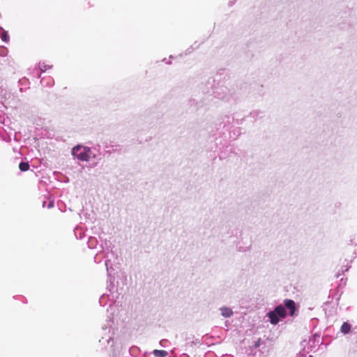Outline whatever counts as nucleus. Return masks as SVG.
Returning <instances> with one entry per match:
<instances>
[{
    "instance_id": "obj_1",
    "label": "nucleus",
    "mask_w": 357,
    "mask_h": 357,
    "mask_svg": "<svg viewBox=\"0 0 357 357\" xmlns=\"http://www.w3.org/2000/svg\"><path fill=\"white\" fill-rule=\"evenodd\" d=\"M105 266L107 268L108 278L107 281V289L108 291H109L110 294H103L99 299V303L101 306H105L107 303L109 302V308L112 310L113 306L116 304V301H114L116 296L114 295V292L112 291V289L114 288L113 282L114 278L112 276L111 273H109V268H112V263L109 259L105 260Z\"/></svg>"
},
{
    "instance_id": "obj_2",
    "label": "nucleus",
    "mask_w": 357,
    "mask_h": 357,
    "mask_svg": "<svg viewBox=\"0 0 357 357\" xmlns=\"http://www.w3.org/2000/svg\"><path fill=\"white\" fill-rule=\"evenodd\" d=\"M96 149L82 144H77L71 149V154L74 159L80 162H89L96 158Z\"/></svg>"
},
{
    "instance_id": "obj_3",
    "label": "nucleus",
    "mask_w": 357,
    "mask_h": 357,
    "mask_svg": "<svg viewBox=\"0 0 357 357\" xmlns=\"http://www.w3.org/2000/svg\"><path fill=\"white\" fill-rule=\"evenodd\" d=\"M112 320L108 321V324L107 326H103L102 328L103 335L101 339H100L99 342L102 345H105L107 344L106 349H109L111 351H114L113 347L114 344V340L112 337L113 333L111 330V324Z\"/></svg>"
},
{
    "instance_id": "obj_4",
    "label": "nucleus",
    "mask_w": 357,
    "mask_h": 357,
    "mask_svg": "<svg viewBox=\"0 0 357 357\" xmlns=\"http://www.w3.org/2000/svg\"><path fill=\"white\" fill-rule=\"evenodd\" d=\"M234 119L231 115H224L218 119L215 123V128L218 132V135L222 136L225 134V131H227L230 128V126L233 123Z\"/></svg>"
},
{
    "instance_id": "obj_5",
    "label": "nucleus",
    "mask_w": 357,
    "mask_h": 357,
    "mask_svg": "<svg viewBox=\"0 0 357 357\" xmlns=\"http://www.w3.org/2000/svg\"><path fill=\"white\" fill-rule=\"evenodd\" d=\"M284 307L290 311V314L294 315L295 312V302L290 299H286L284 301Z\"/></svg>"
},
{
    "instance_id": "obj_6",
    "label": "nucleus",
    "mask_w": 357,
    "mask_h": 357,
    "mask_svg": "<svg viewBox=\"0 0 357 357\" xmlns=\"http://www.w3.org/2000/svg\"><path fill=\"white\" fill-rule=\"evenodd\" d=\"M273 311L280 318H284L287 315L285 307L281 305L276 306Z\"/></svg>"
},
{
    "instance_id": "obj_7",
    "label": "nucleus",
    "mask_w": 357,
    "mask_h": 357,
    "mask_svg": "<svg viewBox=\"0 0 357 357\" xmlns=\"http://www.w3.org/2000/svg\"><path fill=\"white\" fill-rule=\"evenodd\" d=\"M220 311L221 313V315L225 318H229L231 317L234 312L232 310L230 307L223 306L220 308Z\"/></svg>"
},
{
    "instance_id": "obj_8",
    "label": "nucleus",
    "mask_w": 357,
    "mask_h": 357,
    "mask_svg": "<svg viewBox=\"0 0 357 357\" xmlns=\"http://www.w3.org/2000/svg\"><path fill=\"white\" fill-rule=\"evenodd\" d=\"M52 66L47 65L43 62H40L38 64V68L40 70V73L37 74V78H41V74L45 73L47 70L52 68Z\"/></svg>"
},
{
    "instance_id": "obj_9",
    "label": "nucleus",
    "mask_w": 357,
    "mask_h": 357,
    "mask_svg": "<svg viewBox=\"0 0 357 357\" xmlns=\"http://www.w3.org/2000/svg\"><path fill=\"white\" fill-rule=\"evenodd\" d=\"M40 83L43 86H52L54 84V79L51 77H41Z\"/></svg>"
},
{
    "instance_id": "obj_10",
    "label": "nucleus",
    "mask_w": 357,
    "mask_h": 357,
    "mask_svg": "<svg viewBox=\"0 0 357 357\" xmlns=\"http://www.w3.org/2000/svg\"><path fill=\"white\" fill-rule=\"evenodd\" d=\"M268 317L272 324H277L280 321V317L274 312L273 310L268 313Z\"/></svg>"
},
{
    "instance_id": "obj_11",
    "label": "nucleus",
    "mask_w": 357,
    "mask_h": 357,
    "mask_svg": "<svg viewBox=\"0 0 357 357\" xmlns=\"http://www.w3.org/2000/svg\"><path fill=\"white\" fill-rule=\"evenodd\" d=\"M98 241L96 237L90 236L88 239L87 245L90 249H93L97 247Z\"/></svg>"
},
{
    "instance_id": "obj_12",
    "label": "nucleus",
    "mask_w": 357,
    "mask_h": 357,
    "mask_svg": "<svg viewBox=\"0 0 357 357\" xmlns=\"http://www.w3.org/2000/svg\"><path fill=\"white\" fill-rule=\"evenodd\" d=\"M74 234L77 239H82L84 236V230L82 227H77L74 229Z\"/></svg>"
},
{
    "instance_id": "obj_13",
    "label": "nucleus",
    "mask_w": 357,
    "mask_h": 357,
    "mask_svg": "<svg viewBox=\"0 0 357 357\" xmlns=\"http://www.w3.org/2000/svg\"><path fill=\"white\" fill-rule=\"evenodd\" d=\"M351 329V325L349 324L348 322H344L340 328V331L344 335L348 334Z\"/></svg>"
},
{
    "instance_id": "obj_14",
    "label": "nucleus",
    "mask_w": 357,
    "mask_h": 357,
    "mask_svg": "<svg viewBox=\"0 0 357 357\" xmlns=\"http://www.w3.org/2000/svg\"><path fill=\"white\" fill-rule=\"evenodd\" d=\"M262 114H263V113L261 111L254 110L250 113V114H249V116H248V117H250L255 120H257V119H261L262 117Z\"/></svg>"
},
{
    "instance_id": "obj_15",
    "label": "nucleus",
    "mask_w": 357,
    "mask_h": 357,
    "mask_svg": "<svg viewBox=\"0 0 357 357\" xmlns=\"http://www.w3.org/2000/svg\"><path fill=\"white\" fill-rule=\"evenodd\" d=\"M0 38L5 43H8L10 39L8 32L5 31L1 26H0Z\"/></svg>"
},
{
    "instance_id": "obj_16",
    "label": "nucleus",
    "mask_w": 357,
    "mask_h": 357,
    "mask_svg": "<svg viewBox=\"0 0 357 357\" xmlns=\"http://www.w3.org/2000/svg\"><path fill=\"white\" fill-rule=\"evenodd\" d=\"M100 247L102 252H108L110 248V243L107 240L101 241Z\"/></svg>"
},
{
    "instance_id": "obj_17",
    "label": "nucleus",
    "mask_w": 357,
    "mask_h": 357,
    "mask_svg": "<svg viewBox=\"0 0 357 357\" xmlns=\"http://www.w3.org/2000/svg\"><path fill=\"white\" fill-rule=\"evenodd\" d=\"M241 135V130L239 128H236L232 132H229V138L232 140H235L238 138V137Z\"/></svg>"
},
{
    "instance_id": "obj_18",
    "label": "nucleus",
    "mask_w": 357,
    "mask_h": 357,
    "mask_svg": "<svg viewBox=\"0 0 357 357\" xmlns=\"http://www.w3.org/2000/svg\"><path fill=\"white\" fill-rule=\"evenodd\" d=\"M153 353L155 357H166L168 355L167 351L165 350L155 349Z\"/></svg>"
},
{
    "instance_id": "obj_19",
    "label": "nucleus",
    "mask_w": 357,
    "mask_h": 357,
    "mask_svg": "<svg viewBox=\"0 0 357 357\" xmlns=\"http://www.w3.org/2000/svg\"><path fill=\"white\" fill-rule=\"evenodd\" d=\"M19 168L22 172H26L29 168V164L26 162H21L19 165Z\"/></svg>"
},
{
    "instance_id": "obj_20",
    "label": "nucleus",
    "mask_w": 357,
    "mask_h": 357,
    "mask_svg": "<svg viewBox=\"0 0 357 357\" xmlns=\"http://www.w3.org/2000/svg\"><path fill=\"white\" fill-rule=\"evenodd\" d=\"M8 50L6 47H3V46H1L0 47V56H7L8 54Z\"/></svg>"
},
{
    "instance_id": "obj_21",
    "label": "nucleus",
    "mask_w": 357,
    "mask_h": 357,
    "mask_svg": "<svg viewBox=\"0 0 357 357\" xmlns=\"http://www.w3.org/2000/svg\"><path fill=\"white\" fill-rule=\"evenodd\" d=\"M54 206V201H50L48 204L47 205V208H51Z\"/></svg>"
},
{
    "instance_id": "obj_22",
    "label": "nucleus",
    "mask_w": 357,
    "mask_h": 357,
    "mask_svg": "<svg viewBox=\"0 0 357 357\" xmlns=\"http://www.w3.org/2000/svg\"><path fill=\"white\" fill-rule=\"evenodd\" d=\"M295 357H307V354L305 353L297 354Z\"/></svg>"
},
{
    "instance_id": "obj_23",
    "label": "nucleus",
    "mask_w": 357,
    "mask_h": 357,
    "mask_svg": "<svg viewBox=\"0 0 357 357\" xmlns=\"http://www.w3.org/2000/svg\"><path fill=\"white\" fill-rule=\"evenodd\" d=\"M94 261L96 263H100L101 261V259L98 258V254L94 257Z\"/></svg>"
},
{
    "instance_id": "obj_24",
    "label": "nucleus",
    "mask_w": 357,
    "mask_h": 357,
    "mask_svg": "<svg viewBox=\"0 0 357 357\" xmlns=\"http://www.w3.org/2000/svg\"><path fill=\"white\" fill-rule=\"evenodd\" d=\"M217 93V97L219 98V99H222V100H225L226 98L223 96H220L218 91L215 92Z\"/></svg>"
},
{
    "instance_id": "obj_25",
    "label": "nucleus",
    "mask_w": 357,
    "mask_h": 357,
    "mask_svg": "<svg viewBox=\"0 0 357 357\" xmlns=\"http://www.w3.org/2000/svg\"><path fill=\"white\" fill-rule=\"evenodd\" d=\"M45 204H46V202H43V207H45Z\"/></svg>"
},
{
    "instance_id": "obj_26",
    "label": "nucleus",
    "mask_w": 357,
    "mask_h": 357,
    "mask_svg": "<svg viewBox=\"0 0 357 357\" xmlns=\"http://www.w3.org/2000/svg\"><path fill=\"white\" fill-rule=\"evenodd\" d=\"M105 257H106V258L108 257L107 253L105 255Z\"/></svg>"
},
{
    "instance_id": "obj_27",
    "label": "nucleus",
    "mask_w": 357,
    "mask_h": 357,
    "mask_svg": "<svg viewBox=\"0 0 357 357\" xmlns=\"http://www.w3.org/2000/svg\"><path fill=\"white\" fill-rule=\"evenodd\" d=\"M307 357H314V356L312 355H310V356H308Z\"/></svg>"
},
{
    "instance_id": "obj_28",
    "label": "nucleus",
    "mask_w": 357,
    "mask_h": 357,
    "mask_svg": "<svg viewBox=\"0 0 357 357\" xmlns=\"http://www.w3.org/2000/svg\"><path fill=\"white\" fill-rule=\"evenodd\" d=\"M226 89H221V91H224Z\"/></svg>"
}]
</instances>
